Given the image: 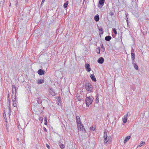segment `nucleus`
Masks as SVG:
<instances>
[{"label":"nucleus","mask_w":149,"mask_h":149,"mask_svg":"<svg viewBox=\"0 0 149 149\" xmlns=\"http://www.w3.org/2000/svg\"><path fill=\"white\" fill-rule=\"evenodd\" d=\"M108 134H109L108 131L105 130L104 134V143L107 144L110 143L112 141V138L111 136H108Z\"/></svg>","instance_id":"nucleus-1"},{"label":"nucleus","mask_w":149,"mask_h":149,"mask_svg":"<svg viewBox=\"0 0 149 149\" xmlns=\"http://www.w3.org/2000/svg\"><path fill=\"white\" fill-rule=\"evenodd\" d=\"M92 96L87 97L86 99V103L87 106L88 107L93 101Z\"/></svg>","instance_id":"nucleus-2"},{"label":"nucleus","mask_w":149,"mask_h":149,"mask_svg":"<svg viewBox=\"0 0 149 149\" xmlns=\"http://www.w3.org/2000/svg\"><path fill=\"white\" fill-rule=\"evenodd\" d=\"M86 90L89 92H92L93 88L92 85L91 84L88 83L86 84Z\"/></svg>","instance_id":"nucleus-3"},{"label":"nucleus","mask_w":149,"mask_h":149,"mask_svg":"<svg viewBox=\"0 0 149 149\" xmlns=\"http://www.w3.org/2000/svg\"><path fill=\"white\" fill-rule=\"evenodd\" d=\"M86 90L89 92H92L93 88L92 85L91 84L88 83L86 84Z\"/></svg>","instance_id":"nucleus-4"},{"label":"nucleus","mask_w":149,"mask_h":149,"mask_svg":"<svg viewBox=\"0 0 149 149\" xmlns=\"http://www.w3.org/2000/svg\"><path fill=\"white\" fill-rule=\"evenodd\" d=\"M12 96H13V95H14V89L15 90V94L14 95H16V94L17 93V89L16 88L15 86L14 85H12Z\"/></svg>","instance_id":"nucleus-5"},{"label":"nucleus","mask_w":149,"mask_h":149,"mask_svg":"<svg viewBox=\"0 0 149 149\" xmlns=\"http://www.w3.org/2000/svg\"><path fill=\"white\" fill-rule=\"evenodd\" d=\"M128 117V112L125 115H124L122 118L123 122L124 123H126L127 120V117Z\"/></svg>","instance_id":"nucleus-6"},{"label":"nucleus","mask_w":149,"mask_h":149,"mask_svg":"<svg viewBox=\"0 0 149 149\" xmlns=\"http://www.w3.org/2000/svg\"><path fill=\"white\" fill-rule=\"evenodd\" d=\"M105 0H100L99 1V7L101 8L104 5Z\"/></svg>","instance_id":"nucleus-7"},{"label":"nucleus","mask_w":149,"mask_h":149,"mask_svg":"<svg viewBox=\"0 0 149 149\" xmlns=\"http://www.w3.org/2000/svg\"><path fill=\"white\" fill-rule=\"evenodd\" d=\"M104 61V59L103 58L101 57L98 59L97 61V62L100 64L103 63Z\"/></svg>","instance_id":"nucleus-8"},{"label":"nucleus","mask_w":149,"mask_h":149,"mask_svg":"<svg viewBox=\"0 0 149 149\" xmlns=\"http://www.w3.org/2000/svg\"><path fill=\"white\" fill-rule=\"evenodd\" d=\"M76 121L78 125H81V122L79 116H77L76 117Z\"/></svg>","instance_id":"nucleus-9"},{"label":"nucleus","mask_w":149,"mask_h":149,"mask_svg":"<svg viewBox=\"0 0 149 149\" xmlns=\"http://www.w3.org/2000/svg\"><path fill=\"white\" fill-rule=\"evenodd\" d=\"M45 72L44 71L41 69H39L38 71V74L40 75L44 74H45Z\"/></svg>","instance_id":"nucleus-10"},{"label":"nucleus","mask_w":149,"mask_h":149,"mask_svg":"<svg viewBox=\"0 0 149 149\" xmlns=\"http://www.w3.org/2000/svg\"><path fill=\"white\" fill-rule=\"evenodd\" d=\"M85 68L87 71L88 72H90L91 70V69L90 68L89 65L87 63L85 65Z\"/></svg>","instance_id":"nucleus-11"},{"label":"nucleus","mask_w":149,"mask_h":149,"mask_svg":"<svg viewBox=\"0 0 149 149\" xmlns=\"http://www.w3.org/2000/svg\"><path fill=\"white\" fill-rule=\"evenodd\" d=\"M94 19L95 21H98L100 19L99 15L97 14V15H95L94 17Z\"/></svg>","instance_id":"nucleus-12"},{"label":"nucleus","mask_w":149,"mask_h":149,"mask_svg":"<svg viewBox=\"0 0 149 149\" xmlns=\"http://www.w3.org/2000/svg\"><path fill=\"white\" fill-rule=\"evenodd\" d=\"M81 127V126H80V127H79V125H77V126H78V129L79 130H80V131H83V130L84 131L85 130V129H84V128L83 127V126L82 125H81H81H80Z\"/></svg>","instance_id":"nucleus-13"},{"label":"nucleus","mask_w":149,"mask_h":149,"mask_svg":"<svg viewBox=\"0 0 149 149\" xmlns=\"http://www.w3.org/2000/svg\"><path fill=\"white\" fill-rule=\"evenodd\" d=\"M37 102L39 104H41L42 101L41 100V98L40 97H38L37 98Z\"/></svg>","instance_id":"nucleus-14"},{"label":"nucleus","mask_w":149,"mask_h":149,"mask_svg":"<svg viewBox=\"0 0 149 149\" xmlns=\"http://www.w3.org/2000/svg\"><path fill=\"white\" fill-rule=\"evenodd\" d=\"M132 63L133 64L134 67L136 69V70H137L138 69V67L136 63H135L134 61H132Z\"/></svg>","instance_id":"nucleus-15"},{"label":"nucleus","mask_w":149,"mask_h":149,"mask_svg":"<svg viewBox=\"0 0 149 149\" xmlns=\"http://www.w3.org/2000/svg\"><path fill=\"white\" fill-rule=\"evenodd\" d=\"M131 55L132 61H134V62H135V61H134V60L135 58V54L134 53H133L132 52V53H131Z\"/></svg>","instance_id":"nucleus-16"},{"label":"nucleus","mask_w":149,"mask_h":149,"mask_svg":"<svg viewBox=\"0 0 149 149\" xmlns=\"http://www.w3.org/2000/svg\"><path fill=\"white\" fill-rule=\"evenodd\" d=\"M130 136H127L126 137L124 140V143H125L126 142H127L130 138Z\"/></svg>","instance_id":"nucleus-17"},{"label":"nucleus","mask_w":149,"mask_h":149,"mask_svg":"<svg viewBox=\"0 0 149 149\" xmlns=\"http://www.w3.org/2000/svg\"><path fill=\"white\" fill-rule=\"evenodd\" d=\"M49 93L51 94L52 96H54L56 95V93L55 92L53 91L51 89L49 91Z\"/></svg>","instance_id":"nucleus-18"},{"label":"nucleus","mask_w":149,"mask_h":149,"mask_svg":"<svg viewBox=\"0 0 149 149\" xmlns=\"http://www.w3.org/2000/svg\"><path fill=\"white\" fill-rule=\"evenodd\" d=\"M111 37L110 36H108L105 37V39L107 41H109L111 39Z\"/></svg>","instance_id":"nucleus-19"},{"label":"nucleus","mask_w":149,"mask_h":149,"mask_svg":"<svg viewBox=\"0 0 149 149\" xmlns=\"http://www.w3.org/2000/svg\"><path fill=\"white\" fill-rule=\"evenodd\" d=\"M44 79H40L38 80V84H41L43 83L44 82Z\"/></svg>","instance_id":"nucleus-20"},{"label":"nucleus","mask_w":149,"mask_h":149,"mask_svg":"<svg viewBox=\"0 0 149 149\" xmlns=\"http://www.w3.org/2000/svg\"><path fill=\"white\" fill-rule=\"evenodd\" d=\"M12 96V100L13 102H16V95H14V97H13V95Z\"/></svg>","instance_id":"nucleus-21"},{"label":"nucleus","mask_w":149,"mask_h":149,"mask_svg":"<svg viewBox=\"0 0 149 149\" xmlns=\"http://www.w3.org/2000/svg\"><path fill=\"white\" fill-rule=\"evenodd\" d=\"M68 1H67L63 5V7L65 8H66L67 7L68 5Z\"/></svg>","instance_id":"nucleus-22"},{"label":"nucleus","mask_w":149,"mask_h":149,"mask_svg":"<svg viewBox=\"0 0 149 149\" xmlns=\"http://www.w3.org/2000/svg\"><path fill=\"white\" fill-rule=\"evenodd\" d=\"M99 31L100 33V35L102 34L103 32L102 29V28H100L99 29Z\"/></svg>","instance_id":"nucleus-23"},{"label":"nucleus","mask_w":149,"mask_h":149,"mask_svg":"<svg viewBox=\"0 0 149 149\" xmlns=\"http://www.w3.org/2000/svg\"><path fill=\"white\" fill-rule=\"evenodd\" d=\"M145 142L144 141H141V143L138 146L139 147H141L143 144H144L145 143Z\"/></svg>","instance_id":"nucleus-24"},{"label":"nucleus","mask_w":149,"mask_h":149,"mask_svg":"<svg viewBox=\"0 0 149 149\" xmlns=\"http://www.w3.org/2000/svg\"><path fill=\"white\" fill-rule=\"evenodd\" d=\"M60 147L61 149H63V148H64L65 146L63 144H61V145H60Z\"/></svg>","instance_id":"nucleus-25"},{"label":"nucleus","mask_w":149,"mask_h":149,"mask_svg":"<svg viewBox=\"0 0 149 149\" xmlns=\"http://www.w3.org/2000/svg\"><path fill=\"white\" fill-rule=\"evenodd\" d=\"M47 118L45 117V123L44 124L45 125H47Z\"/></svg>","instance_id":"nucleus-26"},{"label":"nucleus","mask_w":149,"mask_h":149,"mask_svg":"<svg viewBox=\"0 0 149 149\" xmlns=\"http://www.w3.org/2000/svg\"><path fill=\"white\" fill-rule=\"evenodd\" d=\"M99 98H98V96H97L96 97V100H95V102L96 103H98L99 102Z\"/></svg>","instance_id":"nucleus-27"},{"label":"nucleus","mask_w":149,"mask_h":149,"mask_svg":"<svg viewBox=\"0 0 149 149\" xmlns=\"http://www.w3.org/2000/svg\"><path fill=\"white\" fill-rule=\"evenodd\" d=\"M113 33L115 35H116L117 34V31L116 29H113Z\"/></svg>","instance_id":"nucleus-28"},{"label":"nucleus","mask_w":149,"mask_h":149,"mask_svg":"<svg viewBox=\"0 0 149 149\" xmlns=\"http://www.w3.org/2000/svg\"><path fill=\"white\" fill-rule=\"evenodd\" d=\"M96 51L98 53H100V49H96Z\"/></svg>","instance_id":"nucleus-29"},{"label":"nucleus","mask_w":149,"mask_h":149,"mask_svg":"<svg viewBox=\"0 0 149 149\" xmlns=\"http://www.w3.org/2000/svg\"><path fill=\"white\" fill-rule=\"evenodd\" d=\"M102 51L103 52H104L105 49V48L103 46H102Z\"/></svg>","instance_id":"nucleus-30"},{"label":"nucleus","mask_w":149,"mask_h":149,"mask_svg":"<svg viewBox=\"0 0 149 149\" xmlns=\"http://www.w3.org/2000/svg\"><path fill=\"white\" fill-rule=\"evenodd\" d=\"M90 77L93 81V74H91Z\"/></svg>","instance_id":"nucleus-31"},{"label":"nucleus","mask_w":149,"mask_h":149,"mask_svg":"<svg viewBox=\"0 0 149 149\" xmlns=\"http://www.w3.org/2000/svg\"><path fill=\"white\" fill-rule=\"evenodd\" d=\"M39 120L42 122L43 120V118L42 117H40L39 118Z\"/></svg>","instance_id":"nucleus-32"},{"label":"nucleus","mask_w":149,"mask_h":149,"mask_svg":"<svg viewBox=\"0 0 149 149\" xmlns=\"http://www.w3.org/2000/svg\"><path fill=\"white\" fill-rule=\"evenodd\" d=\"M13 105L14 107H16L17 104H16V102H15V103L14 102V103L13 104Z\"/></svg>","instance_id":"nucleus-33"},{"label":"nucleus","mask_w":149,"mask_h":149,"mask_svg":"<svg viewBox=\"0 0 149 149\" xmlns=\"http://www.w3.org/2000/svg\"><path fill=\"white\" fill-rule=\"evenodd\" d=\"M46 146L47 148L49 149L50 148V146H49V145L47 144H46Z\"/></svg>","instance_id":"nucleus-34"},{"label":"nucleus","mask_w":149,"mask_h":149,"mask_svg":"<svg viewBox=\"0 0 149 149\" xmlns=\"http://www.w3.org/2000/svg\"><path fill=\"white\" fill-rule=\"evenodd\" d=\"M110 15L112 16V15H113V12H111L110 13Z\"/></svg>","instance_id":"nucleus-35"},{"label":"nucleus","mask_w":149,"mask_h":149,"mask_svg":"<svg viewBox=\"0 0 149 149\" xmlns=\"http://www.w3.org/2000/svg\"><path fill=\"white\" fill-rule=\"evenodd\" d=\"M132 52L133 53H134V50L132 48V49L131 50V53H132Z\"/></svg>","instance_id":"nucleus-36"},{"label":"nucleus","mask_w":149,"mask_h":149,"mask_svg":"<svg viewBox=\"0 0 149 149\" xmlns=\"http://www.w3.org/2000/svg\"><path fill=\"white\" fill-rule=\"evenodd\" d=\"M45 0H42V2H41V5H42V4L43 3H44V2H45Z\"/></svg>","instance_id":"nucleus-37"},{"label":"nucleus","mask_w":149,"mask_h":149,"mask_svg":"<svg viewBox=\"0 0 149 149\" xmlns=\"http://www.w3.org/2000/svg\"><path fill=\"white\" fill-rule=\"evenodd\" d=\"M8 104H9V110L10 111V101H9V100H8Z\"/></svg>","instance_id":"nucleus-38"},{"label":"nucleus","mask_w":149,"mask_h":149,"mask_svg":"<svg viewBox=\"0 0 149 149\" xmlns=\"http://www.w3.org/2000/svg\"><path fill=\"white\" fill-rule=\"evenodd\" d=\"M96 81V79L94 75V81Z\"/></svg>","instance_id":"nucleus-39"},{"label":"nucleus","mask_w":149,"mask_h":149,"mask_svg":"<svg viewBox=\"0 0 149 149\" xmlns=\"http://www.w3.org/2000/svg\"><path fill=\"white\" fill-rule=\"evenodd\" d=\"M44 130L45 132H47V129L45 127H44Z\"/></svg>","instance_id":"nucleus-40"},{"label":"nucleus","mask_w":149,"mask_h":149,"mask_svg":"<svg viewBox=\"0 0 149 149\" xmlns=\"http://www.w3.org/2000/svg\"><path fill=\"white\" fill-rule=\"evenodd\" d=\"M3 117L5 118V116H6V114H5V113H3Z\"/></svg>","instance_id":"nucleus-41"},{"label":"nucleus","mask_w":149,"mask_h":149,"mask_svg":"<svg viewBox=\"0 0 149 149\" xmlns=\"http://www.w3.org/2000/svg\"><path fill=\"white\" fill-rule=\"evenodd\" d=\"M93 127L92 126L91 127H90V130H92L93 129Z\"/></svg>","instance_id":"nucleus-42"},{"label":"nucleus","mask_w":149,"mask_h":149,"mask_svg":"<svg viewBox=\"0 0 149 149\" xmlns=\"http://www.w3.org/2000/svg\"><path fill=\"white\" fill-rule=\"evenodd\" d=\"M126 20L127 22V23H128V18H127V19H126Z\"/></svg>","instance_id":"nucleus-43"},{"label":"nucleus","mask_w":149,"mask_h":149,"mask_svg":"<svg viewBox=\"0 0 149 149\" xmlns=\"http://www.w3.org/2000/svg\"><path fill=\"white\" fill-rule=\"evenodd\" d=\"M95 129V128H94V129H93V130H94Z\"/></svg>","instance_id":"nucleus-44"},{"label":"nucleus","mask_w":149,"mask_h":149,"mask_svg":"<svg viewBox=\"0 0 149 149\" xmlns=\"http://www.w3.org/2000/svg\"><path fill=\"white\" fill-rule=\"evenodd\" d=\"M18 139V138H17V141H19V139Z\"/></svg>","instance_id":"nucleus-45"},{"label":"nucleus","mask_w":149,"mask_h":149,"mask_svg":"<svg viewBox=\"0 0 149 149\" xmlns=\"http://www.w3.org/2000/svg\"><path fill=\"white\" fill-rule=\"evenodd\" d=\"M11 3H10V6H11Z\"/></svg>","instance_id":"nucleus-46"},{"label":"nucleus","mask_w":149,"mask_h":149,"mask_svg":"<svg viewBox=\"0 0 149 149\" xmlns=\"http://www.w3.org/2000/svg\"><path fill=\"white\" fill-rule=\"evenodd\" d=\"M15 91V89H14V91Z\"/></svg>","instance_id":"nucleus-47"}]
</instances>
